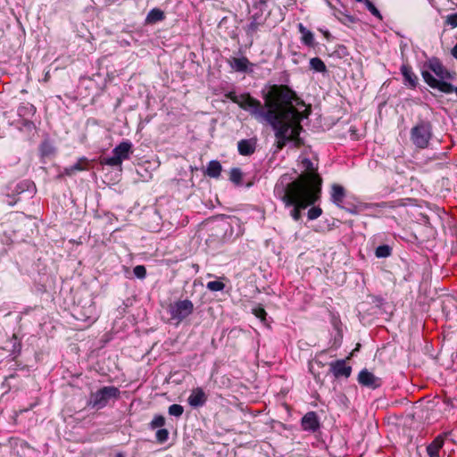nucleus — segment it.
I'll return each mask as SVG.
<instances>
[{
  "mask_svg": "<svg viewBox=\"0 0 457 457\" xmlns=\"http://www.w3.org/2000/svg\"><path fill=\"white\" fill-rule=\"evenodd\" d=\"M226 96L251 114H309L303 101L285 85H272L263 94L265 106L268 108L266 112L261 102L248 93L229 92Z\"/></svg>",
  "mask_w": 457,
  "mask_h": 457,
  "instance_id": "obj_1",
  "label": "nucleus"
},
{
  "mask_svg": "<svg viewBox=\"0 0 457 457\" xmlns=\"http://www.w3.org/2000/svg\"><path fill=\"white\" fill-rule=\"evenodd\" d=\"M272 127L275 132L276 147L282 150L286 145L291 142L295 148L304 145L303 139L300 137L303 131L301 121L308 116H262Z\"/></svg>",
  "mask_w": 457,
  "mask_h": 457,
  "instance_id": "obj_2",
  "label": "nucleus"
},
{
  "mask_svg": "<svg viewBox=\"0 0 457 457\" xmlns=\"http://www.w3.org/2000/svg\"><path fill=\"white\" fill-rule=\"evenodd\" d=\"M296 186L294 184L293 187H290L287 184L286 178H279L274 187V195L286 207H292L291 217L295 220H299L302 210L317 202L320 195L301 190Z\"/></svg>",
  "mask_w": 457,
  "mask_h": 457,
  "instance_id": "obj_3",
  "label": "nucleus"
},
{
  "mask_svg": "<svg viewBox=\"0 0 457 457\" xmlns=\"http://www.w3.org/2000/svg\"><path fill=\"white\" fill-rule=\"evenodd\" d=\"M301 169V174L295 180H291L287 174L282 175L280 178H286L287 184L290 187L296 184V187L301 190L320 195L322 179L318 173V163L312 162L308 158H303Z\"/></svg>",
  "mask_w": 457,
  "mask_h": 457,
  "instance_id": "obj_4",
  "label": "nucleus"
},
{
  "mask_svg": "<svg viewBox=\"0 0 457 457\" xmlns=\"http://www.w3.org/2000/svg\"><path fill=\"white\" fill-rule=\"evenodd\" d=\"M120 392L113 386H104L90 395L89 404L96 409L105 407L111 399H118Z\"/></svg>",
  "mask_w": 457,
  "mask_h": 457,
  "instance_id": "obj_5",
  "label": "nucleus"
},
{
  "mask_svg": "<svg viewBox=\"0 0 457 457\" xmlns=\"http://www.w3.org/2000/svg\"><path fill=\"white\" fill-rule=\"evenodd\" d=\"M194 312V304L188 300H179L169 305L170 319L178 323L191 315Z\"/></svg>",
  "mask_w": 457,
  "mask_h": 457,
  "instance_id": "obj_6",
  "label": "nucleus"
},
{
  "mask_svg": "<svg viewBox=\"0 0 457 457\" xmlns=\"http://www.w3.org/2000/svg\"><path fill=\"white\" fill-rule=\"evenodd\" d=\"M411 137L419 148H426L431 137V127L428 123L421 122L411 129Z\"/></svg>",
  "mask_w": 457,
  "mask_h": 457,
  "instance_id": "obj_7",
  "label": "nucleus"
},
{
  "mask_svg": "<svg viewBox=\"0 0 457 457\" xmlns=\"http://www.w3.org/2000/svg\"><path fill=\"white\" fill-rule=\"evenodd\" d=\"M131 147V143L121 142L112 150V156L104 158V163L109 166H120L124 160L129 158Z\"/></svg>",
  "mask_w": 457,
  "mask_h": 457,
  "instance_id": "obj_8",
  "label": "nucleus"
},
{
  "mask_svg": "<svg viewBox=\"0 0 457 457\" xmlns=\"http://www.w3.org/2000/svg\"><path fill=\"white\" fill-rule=\"evenodd\" d=\"M422 78L424 81L432 88L437 89L440 92L445 93V94H451L453 92H455L457 96V87H454L452 84L436 79L429 71H423L421 72Z\"/></svg>",
  "mask_w": 457,
  "mask_h": 457,
  "instance_id": "obj_9",
  "label": "nucleus"
},
{
  "mask_svg": "<svg viewBox=\"0 0 457 457\" xmlns=\"http://www.w3.org/2000/svg\"><path fill=\"white\" fill-rule=\"evenodd\" d=\"M357 379L360 385L369 388L376 389L381 386V378L366 369L360 371Z\"/></svg>",
  "mask_w": 457,
  "mask_h": 457,
  "instance_id": "obj_10",
  "label": "nucleus"
},
{
  "mask_svg": "<svg viewBox=\"0 0 457 457\" xmlns=\"http://www.w3.org/2000/svg\"><path fill=\"white\" fill-rule=\"evenodd\" d=\"M301 425L303 430L317 431L320 426L317 413L315 411L307 412L302 418Z\"/></svg>",
  "mask_w": 457,
  "mask_h": 457,
  "instance_id": "obj_11",
  "label": "nucleus"
},
{
  "mask_svg": "<svg viewBox=\"0 0 457 457\" xmlns=\"http://www.w3.org/2000/svg\"><path fill=\"white\" fill-rule=\"evenodd\" d=\"M330 370L335 378H349L352 372L351 366H347L343 360L337 361L330 363Z\"/></svg>",
  "mask_w": 457,
  "mask_h": 457,
  "instance_id": "obj_12",
  "label": "nucleus"
},
{
  "mask_svg": "<svg viewBox=\"0 0 457 457\" xmlns=\"http://www.w3.org/2000/svg\"><path fill=\"white\" fill-rule=\"evenodd\" d=\"M187 401L190 406L200 407L206 403L207 395L201 387H196L192 390Z\"/></svg>",
  "mask_w": 457,
  "mask_h": 457,
  "instance_id": "obj_13",
  "label": "nucleus"
},
{
  "mask_svg": "<svg viewBox=\"0 0 457 457\" xmlns=\"http://www.w3.org/2000/svg\"><path fill=\"white\" fill-rule=\"evenodd\" d=\"M428 68L439 78L438 80L445 81V79L450 78V73L436 58L428 61Z\"/></svg>",
  "mask_w": 457,
  "mask_h": 457,
  "instance_id": "obj_14",
  "label": "nucleus"
},
{
  "mask_svg": "<svg viewBox=\"0 0 457 457\" xmlns=\"http://www.w3.org/2000/svg\"><path fill=\"white\" fill-rule=\"evenodd\" d=\"M445 434L437 436L431 444L427 446V453L429 457H440V451L445 444Z\"/></svg>",
  "mask_w": 457,
  "mask_h": 457,
  "instance_id": "obj_15",
  "label": "nucleus"
},
{
  "mask_svg": "<svg viewBox=\"0 0 457 457\" xmlns=\"http://www.w3.org/2000/svg\"><path fill=\"white\" fill-rule=\"evenodd\" d=\"M256 140L253 138L242 139L237 144V149L241 155H251L255 152Z\"/></svg>",
  "mask_w": 457,
  "mask_h": 457,
  "instance_id": "obj_16",
  "label": "nucleus"
},
{
  "mask_svg": "<svg viewBox=\"0 0 457 457\" xmlns=\"http://www.w3.org/2000/svg\"><path fill=\"white\" fill-rule=\"evenodd\" d=\"M400 70L404 79V83L409 85L411 87H415L418 83V78L413 72L411 67L408 64H403Z\"/></svg>",
  "mask_w": 457,
  "mask_h": 457,
  "instance_id": "obj_17",
  "label": "nucleus"
},
{
  "mask_svg": "<svg viewBox=\"0 0 457 457\" xmlns=\"http://www.w3.org/2000/svg\"><path fill=\"white\" fill-rule=\"evenodd\" d=\"M88 168V161L86 158L79 159L75 164L64 169V174L72 176L77 171H82Z\"/></svg>",
  "mask_w": 457,
  "mask_h": 457,
  "instance_id": "obj_18",
  "label": "nucleus"
},
{
  "mask_svg": "<svg viewBox=\"0 0 457 457\" xmlns=\"http://www.w3.org/2000/svg\"><path fill=\"white\" fill-rule=\"evenodd\" d=\"M345 196V188L337 184L332 186L331 199L337 206H341Z\"/></svg>",
  "mask_w": 457,
  "mask_h": 457,
  "instance_id": "obj_19",
  "label": "nucleus"
},
{
  "mask_svg": "<svg viewBox=\"0 0 457 457\" xmlns=\"http://www.w3.org/2000/svg\"><path fill=\"white\" fill-rule=\"evenodd\" d=\"M298 29L302 34V43L307 46H313L314 36L312 32L307 29L302 23H299Z\"/></svg>",
  "mask_w": 457,
  "mask_h": 457,
  "instance_id": "obj_20",
  "label": "nucleus"
},
{
  "mask_svg": "<svg viewBox=\"0 0 457 457\" xmlns=\"http://www.w3.org/2000/svg\"><path fill=\"white\" fill-rule=\"evenodd\" d=\"M221 170V164L218 161H211L208 163L205 174L211 178H219Z\"/></svg>",
  "mask_w": 457,
  "mask_h": 457,
  "instance_id": "obj_21",
  "label": "nucleus"
},
{
  "mask_svg": "<svg viewBox=\"0 0 457 457\" xmlns=\"http://www.w3.org/2000/svg\"><path fill=\"white\" fill-rule=\"evenodd\" d=\"M164 18H165V15L162 10H160L158 8H154L148 12V14L146 16V22L156 23L158 21H163Z\"/></svg>",
  "mask_w": 457,
  "mask_h": 457,
  "instance_id": "obj_22",
  "label": "nucleus"
},
{
  "mask_svg": "<svg viewBox=\"0 0 457 457\" xmlns=\"http://www.w3.org/2000/svg\"><path fill=\"white\" fill-rule=\"evenodd\" d=\"M310 68L316 72H327V67L324 62L319 57H313L310 60Z\"/></svg>",
  "mask_w": 457,
  "mask_h": 457,
  "instance_id": "obj_23",
  "label": "nucleus"
},
{
  "mask_svg": "<svg viewBox=\"0 0 457 457\" xmlns=\"http://www.w3.org/2000/svg\"><path fill=\"white\" fill-rule=\"evenodd\" d=\"M249 62L245 57L233 58L231 67L237 71H245Z\"/></svg>",
  "mask_w": 457,
  "mask_h": 457,
  "instance_id": "obj_24",
  "label": "nucleus"
},
{
  "mask_svg": "<svg viewBox=\"0 0 457 457\" xmlns=\"http://www.w3.org/2000/svg\"><path fill=\"white\" fill-rule=\"evenodd\" d=\"M404 205H405V203H404L403 199H398V200L390 201V202H382V203L377 204V206H378V207L390 208V209H395V208H398V207L404 206Z\"/></svg>",
  "mask_w": 457,
  "mask_h": 457,
  "instance_id": "obj_25",
  "label": "nucleus"
},
{
  "mask_svg": "<svg viewBox=\"0 0 457 457\" xmlns=\"http://www.w3.org/2000/svg\"><path fill=\"white\" fill-rule=\"evenodd\" d=\"M166 420L162 415H156L149 423L151 429L162 428L165 425Z\"/></svg>",
  "mask_w": 457,
  "mask_h": 457,
  "instance_id": "obj_26",
  "label": "nucleus"
},
{
  "mask_svg": "<svg viewBox=\"0 0 457 457\" xmlns=\"http://www.w3.org/2000/svg\"><path fill=\"white\" fill-rule=\"evenodd\" d=\"M363 4H365L366 8L369 10V12L372 15H374L379 21H382L383 17H382L380 12L378 11V9L370 0H365L363 2Z\"/></svg>",
  "mask_w": 457,
  "mask_h": 457,
  "instance_id": "obj_27",
  "label": "nucleus"
},
{
  "mask_svg": "<svg viewBox=\"0 0 457 457\" xmlns=\"http://www.w3.org/2000/svg\"><path fill=\"white\" fill-rule=\"evenodd\" d=\"M168 412L170 416L179 418L183 414L184 407L180 404L174 403L169 407Z\"/></svg>",
  "mask_w": 457,
  "mask_h": 457,
  "instance_id": "obj_28",
  "label": "nucleus"
},
{
  "mask_svg": "<svg viewBox=\"0 0 457 457\" xmlns=\"http://www.w3.org/2000/svg\"><path fill=\"white\" fill-rule=\"evenodd\" d=\"M206 287L210 291L217 292V291H222L225 288V284L221 281L214 280V281H209L206 285Z\"/></svg>",
  "mask_w": 457,
  "mask_h": 457,
  "instance_id": "obj_29",
  "label": "nucleus"
},
{
  "mask_svg": "<svg viewBox=\"0 0 457 457\" xmlns=\"http://www.w3.org/2000/svg\"><path fill=\"white\" fill-rule=\"evenodd\" d=\"M229 179L235 184H240L242 180V172L240 169L234 168L230 170Z\"/></svg>",
  "mask_w": 457,
  "mask_h": 457,
  "instance_id": "obj_30",
  "label": "nucleus"
},
{
  "mask_svg": "<svg viewBox=\"0 0 457 457\" xmlns=\"http://www.w3.org/2000/svg\"><path fill=\"white\" fill-rule=\"evenodd\" d=\"M155 437L158 443L163 444L169 438V431L162 428L156 431Z\"/></svg>",
  "mask_w": 457,
  "mask_h": 457,
  "instance_id": "obj_31",
  "label": "nucleus"
},
{
  "mask_svg": "<svg viewBox=\"0 0 457 457\" xmlns=\"http://www.w3.org/2000/svg\"><path fill=\"white\" fill-rule=\"evenodd\" d=\"M40 151L43 156H48L54 153V148L48 141H45L40 146Z\"/></svg>",
  "mask_w": 457,
  "mask_h": 457,
  "instance_id": "obj_32",
  "label": "nucleus"
},
{
  "mask_svg": "<svg viewBox=\"0 0 457 457\" xmlns=\"http://www.w3.org/2000/svg\"><path fill=\"white\" fill-rule=\"evenodd\" d=\"M391 254V249L388 245H380L376 249L377 257H387Z\"/></svg>",
  "mask_w": 457,
  "mask_h": 457,
  "instance_id": "obj_33",
  "label": "nucleus"
},
{
  "mask_svg": "<svg viewBox=\"0 0 457 457\" xmlns=\"http://www.w3.org/2000/svg\"><path fill=\"white\" fill-rule=\"evenodd\" d=\"M321 213L322 210L318 206H314L308 211V218L309 220H315L319 218L321 215Z\"/></svg>",
  "mask_w": 457,
  "mask_h": 457,
  "instance_id": "obj_34",
  "label": "nucleus"
},
{
  "mask_svg": "<svg viewBox=\"0 0 457 457\" xmlns=\"http://www.w3.org/2000/svg\"><path fill=\"white\" fill-rule=\"evenodd\" d=\"M445 24L450 26L452 29L457 27V12L451 13L446 16Z\"/></svg>",
  "mask_w": 457,
  "mask_h": 457,
  "instance_id": "obj_35",
  "label": "nucleus"
},
{
  "mask_svg": "<svg viewBox=\"0 0 457 457\" xmlns=\"http://www.w3.org/2000/svg\"><path fill=\"white\" fill-rule=\"evenodd\" d=\"M134 275L138 278H144L146 275V269L143 265H137L133 270Z\"/></svg>",
  "mask_w": 457,
  "mask_h": 457,
  "instance_id": "obj_36",
  "label": "nucleus"
},
{
  "mask_svg": "<svg viewBox=\"0 0 457 457\" xmlns=\"http://www.w3.org/2000/svg\"><path fill=\"white\" fill-rule=\"evenodd\" d=\"M253 312L257 318L261 319L262 320H264L266 319L267 313L265 310L261 306L254 308L253 310Z\"/></svg>",
  "mask_w": 457,
  "mask_h": 457,
  "instance_id": "obj_37",
  "label": "nucleus"
},
{
  "mask_svg": "<svg viewBox=\"0 0 457 457\" xmlns=\"http://www.w3.org/2000/svg\"><path fill=\"white\" fill-rule=\"evenodd\" d=\"M260 23L253 19L247 26V33H253L258 30Z\"/></svg>",
  "mask_w": 457,
  "mask_h": 457,
  "instance_id": "obj_38",
  "label": "nucleus"
},
{
  "mask_svg": "<svg viewBox=\"0 0 457 457\" xmlns=\"http://www.w3.org/2000/svg\"><path fill=\"white\" fill-rule=\"evenodd\" d=\"M21 121H22V124L24 125V127L26 128V129L30 130L31 122L27 120H24V119H22Z\"/></svg>",
  "mask_w": 457,
  "mask_h": 457,
  "instance_id": "obj_39",
  "label": "nucleus"
},
{
  "mask_svg": "<svg viewBox=\"0 0 457 457\" xmlns=\"http://www.w3.org/2000/svg\"><path fill=\"white\" fill-rule=\"evenodd\" d=\"M452 55L457 59V42L451 51Z\"/></svg>",
  "mask_w": 457,
  "mask_h": 457,
  "instance_id": "obj_40",
  "label": "nucleus"
},
{
  "mask_svg": "<svg viewBox=\"0 0 457 457\" xmlns=\"http://www.w3.org/2000/svg\"><path fill=\"white\" fill-rule=\"evenodd\" d=\"M12 378H14V375H11V376L7 377L5 379L7 380V379Z\"/></svg>",
  "mask_w": 457,
  "mask_h": 457,
  "instance_id": "obj_41",
  "label": "nucleus"
},
{
  "mask_svg": "<svg viewBox=\"0 0 457 457\" xmlns=\"http://www.w3.org/2000/svg\"><path fill=\"white\" fill-rule=\"evenodd\" d=\"M116 457H123L121 453H118Z\"/></svg>",
  "mask_w": 457,
  "mask_h": 457,
  "instance_id": "obj_42",
  "label": "nucleus"
}]
</instances>
